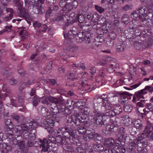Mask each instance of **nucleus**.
<instances>
[{
    "label": "nucleus",
    "instance_id": "nucleus-43",
    "mask_svg": "<svg viewBox=\"0 0 153 153\" xmlns=\"http://www.w3.org/2000/svg\"><path fill=\"white\" fill-rule=\"evenodd\" d=\"M86 43H89L90 42V38L89 36H84L83 38V41Z\"/></svg>",
    "mask_w": 153,
    "mask_h": 153
},
{
    "label": "nucleus",
    "instance_id": "nucleus-59",
    "mask_svg": "<svg viewBox=\"0 0 153 153\" xmlns=\"http://www.w3.org/2000/svg\"><path fill=\"white\" fill-rule=\"evenodd\" d=\"M57 93L60 94L62 95H63L64 93V91L63 89L61 88H59L57 89Z\"/></svg>",
    "mask_w": 153,
    "mask_h": 153
},
{
    "label": "nucleus",
    "instance_id": "nucleus-6",
    "mask_svg": "<svg viewBox=\"0 0 153 153\" xmlns=\"http://www.w3.org/2000/svg\"><path fill=\"white\" fill-rule=\"evenodd\" d=\"M75 116L76 118L74 120L73 122L76 126V127L80 126L81 123L84 122L85 120L83 117V115L81 116L79 114H75Z\"/></svg>",
    "mask_w": 153,
    "mask_h": 153
},
{
    "label": "nucleus",
    "instance_id": "nucleus-51",
    "mask_svg": "<svg viewBox=\"0 0 153 153\" xmlns=\"http://www.w3.org/2000/svg\"><path fill=\"white\" fill-rule=\"evenodd\" d=\"M76 151L78 153H85V150L81 147H77Z\"/></svg>",
    "mask_w": 153,
    "mask_h": 153
},
{
    "label": "nucleus",
    "instance_id": "nucleus-31",
    "mask_svg": "<svg viewBox=\"0 0 153 153\" xmlns=\"http://www.w3.org/2000/svg\"><path fill=\"white\" fill-rule=\"evenodd\" d=\"M69 138L71 143L77 145L79 141L78 139L77 138L75 137L71 138V137H69Z\"/></svg>",
    "mask_w": 153,
    "mask_h": 153
},
{
    "label": "nucleus",
    "instance_id": "nucleus-30",
    "mask_svg": "<svg viewBox=\"0 0 153 153\" xmlns=\"http://www.w3.org/2000/svg\"><path fill=\"white\" fill-rule=\"evenodd\" d=\"M94 147L95 151L99 152L103 151L104 149V147L100 144L96 145L94 146Z\"/></svg>",
    "mask_w": 153,
    "mask_h": 153
},
{
    "label": "nucleus",
    "instance_id": "nucleus-5",
    "mask_svg": "<svg viewBox=\"0 0 153 153\" xmlns=\"http://www.w3.org/2000/svg\"><path fill=\"white\" fill-rule=\"evenodd\" d=\"M79 74L81 76L82 74V73H79V74H78L77 75H76L75 74V72L73 71L68 72L66 76L68 79L74 81L78 79L79 78L80 76H78V75Z\"/></svg>",
    "mask_w": 153,
    "mask_h": 153
},
{
    "label": "nucleus",
    "instance_id": "nucleus-15",
    "mask_svg": "<svg viewBox=\"0 0 153 153\" xmlns=\"http://www.w3.org/2000/svg\"><path fill=\"white\" fill-rule=\"evenodd\" d=\"M151 132V131L147 128H145L141 134L140 137H139V140H141L142 138L146 137H149V135Z\"/></svg>",
    "mask_w": 153,
    "mask_h": 153
},
{
    "label": "nucleus",
    "instance_id": "nucleus-9",
    "mask_svg": "<svg viewBox=\"0 0 153 153\" xmlns=\"http://www.w3.org/2000/svg\"><path fill=\"white\" fill-rule=\"evenodd\" d=\"M115 144V142L114 139L112 138H105L104 142V146L105 148H111Z\"/></svg>",
    "mask_w": 153,
    "mask_h": 153
},
{
    "label": "nucleus",
    "instance_id": "nucleus-34",
    "mask_svg": "<svg viewBox=\"0 0 153 153\" xmlns=\"http://www.w3.org/2000/svg\"><path fill=\"white\" fill-rule=\"evenodd\" d=\"M76 117L75 116V114L70 116L67 118V122L68 123H71L74 122V120L75 119Z\"/></svg>",
    "mask_w": 153,
    "mask_h": 153
},
{
    "label": "nucleus",
    "instance_id": "nucleus-52",
    "mask_svg": "<svg viewBox=\"0 0 153 153\" xmlns=\"http://www.w3.org/2000/svg\"><path fill=\"white\" fill-rule=\"evenodd\" d=\"M143 138H141V140H140V143L142 144V145L143 147H146L147 146V145H148V141L147 140H145L144 141H141V140H142V139Z\"/></svg>",
    "mask_w": 153,
    "mask_h": 153
},
{
    "label": "nucleus",
    "instance_id": "nucleus-39",
    "mask_svg": "<svg viewBox=\"0 0 153 153\" xmlns=\"http://www.w3.org/2000/svg\"><path fill=\"white\" fill-rule=\"evenodd\" d=\"M2 88L4 90H5L6 92L9 94L11 93V91L8 87L7 86L6 84H4L2 86Z\"/></svg>",
    "mask_w": 153,
    "mask_h": 153
},
{
    "label": "nucleus",
    "instance_id": "nucleus-22",
    "mask_svg": "<svg viewBox=\"0 0 153 153\" xmlns=\"http://www.w3.org/2000/svg\"><path fill=\"white\" fill-rule=\"evenodd\" d=\"M146 38L144 36H142L140 37L139 39V41L138 42H136L134 43V45L136 46L138 45H141V44H144V42H146Z\"/></svg>",
    "mask_w": 153,
    "mask_h": 153
},
{
    "label": "nucleus",
    "instance_id": "nucleus-14",
    "mask_svg": "<svg viewBox=\"0 0 153 153\" xmlns=\"http://www.w3.org/2000/svg\"><path fill=\"white\" fill-rule=\"evenodd\" d=\"M124 128L123 127L120 128L118 135L117 140L122 143H123L124 135Z\"/></svg>",
    "mask_w": 153,
    "mask_h": 153
},
{
    "label": "nucleus",
    "instance_id": "nucleus-53",
    "mask_svg": "<svg viewBox=\"0 0 153 153\" xmlns=\"http://www.w3.org/2000/svg\"><path fill=\"white\" fill-rule=\"evenodd\" d=\"M68 132L70 135V137H71V138L74 137L75 136V133L74 130H69Z\"/></svg>",
    "mask_w": 153,
    "mask_h": 153
},
{
    "label": "nucleus",
    "instance_id": "nucleus-61",
    "mask_svg": "<svg viewBox=\"0 0 153 153\" xmlns=\"http://www.w3.org/2000/svg\"><path fill=\"white\" fill-rule=\"evenodd\" d=\"M126 107H125V108H126V112H131V110L132 109V107L131 106H126Z\"/></svg>",
    "mask_w": 153,
    "mask_h": 153
},
{
    "label": "nucleus",
    "instance_id": "nucleus-3",
    "mask_svg": "<svg viewBox=\"0 0 153 153\" xmlns=\"http://www.w3.org/2000/svg\"><path fill=\"white\" fill-rule=\"evenodd\" d=\"M105 96V94H103L101 96H99L98 98L96 97L94 99V102L96 105H106L107 103L109 105L111 104L108 103V97H103V96Z\"/></svg>",
    "mask_w": 153,
    "mask_h": 153
},
{
    "label": "nucleus",
    "instance_id": "nucleus-26",
    "mask_svg": "<svg viewBox=\"0 0 153 153\" xmlns=\"http://www.w3.org/2000/svg\"><path fill=\"white\" fill-rule=\"evenodd\" d=\"M132 122L131 119L128 116H125V126H128L132 124Z\"/></svg>",
    "mask_w": 153,
    "mask_h": 153
},
{
    "label": "nucleus",
    "instance_id": "nucleus-37",
    "mask_svg": "<svg viewBox=\"0 0 153 153\" xmlns=\"http://www.w3.org/2000/svg\"><path fill=\"white\" fill-rule=\"evenodd\" d=\"M85 19H86L85 16L84 15L81 14L79 15L78 16V20L80 23L83 22L85 21Z\"/></svg>",
    "mask_w": 153,
    "mask_h": 153
},
{
    "label": "nucleus",
    "instance_id": "nucleus-13",
    "mask_svg": "<svg viewBox=\"0 0 153 153\" xmlns=\"http://www.w3.org/2000/svg\"><path fill=\"white\" fill-rule=\"evenodd\" d=\"M81 87L83 88L85 90H87L88 91L90 90V89L93 88L92 86L90 85L88 81L85 80H82L81 82Z\"/></svg>",
    "mask_w": 153,
    "mask_h": 153
},
{
    "label": "nucleus",
    "instance_id": "nucleus-44",
    "mask_svg": "<svg viewBox=\"0 0 153 153\" xmlns=\"http://www.w3.org/2000/svg\"><path fill=\"white\" fill-rule=\"evenodd\" d=\"M75 39L76 42L77 43H81L83 41V38H80V37H79L78 36H75Z\"/></svg>",
    "mask_w": 153,
    "mask_h": 153
},
{
    "label": "nucleus",
    "instance_id": "nucleus-19",
    "mask_svg": "<svg viewBox=\"0 0 153 153\" xmlns=\"http://www.w3.org/2000/svg\"><path fill=\"white\" fill-rule=\"evenodd\" d=\"M18 145L22 152L26 153L28 152V149L25 147V143L22 141H21Z\"/></svg>",
    "mask_w": 153,
    "mask_h": 153
},
{
    "label": "nucleus",
    "instance_id": "nucleus-57",
    "mask_svg": "<svg viewBox=\"0 0 153 153\" xmlns=\"http://www.w3.org/2000/svg\"><path fill=\"white\" fill-rule=\"evenodd\" d=\"M62 137L61 136H58L56 138H55V141L57 142L58 143L61 144V140L62 139Z\"/></svg>",
    "mask_w": 153,
    "mask_h": 153
},
{
    "label": "nucleus",
    "instance_id": "nucleus-27",
    "mask_svg": "<svg viewBox=\"0 0 153 153\" xmlns=\"http://www.w3.org/2000/svg\"><path fill=\"white\" fill-rule=\"evenodd\" d=\"M4 122L7 127H9L10 128H13L14 125L10 119H5Z\"/></svg>",
    "mask_w": 153,
    "mask_h": 153
},
{
    "label": "nucleus",
    "instance_id": "nucleus-40",
    "mask_svg": "<svg viewBox=\"0 0 153 153\" xmlns=\"http://www.w3.org/2000/svg\"><path fill=\"white\" fill-rule=\"evenodd\" d=\"M95 8L97 11L100 13H102L105 10L104 8H102L101 7L97 5H95Z\"/></svg>",
    "mask_w": 153,
    "mask_h": 153
},
{
    "label": "nucleus",
    "instance_id": "nucleus-42",
    "mask_svg": "<svg viewBox=\"0 0 153 153\" xmlns=\"http://www.w3.org/2000/svg\"><path fill=\"white\" fill-rule=\"evenodd\" d=\"M63 16L62 15L58 16L56 18L53 19V20L54 21H63L64 19Z\"/></svg>",
    "mask_w": 153,
    "mask_h": 153
},
{
    "label": "nucleus",
    "instance_id": "nucleus-49",
    "mask_svg": "<svg viewBox=\"0 0 153 153\" xmlns=\"http://www.w3.org/2000/svg\"><path fill=\"white\" fill-rule=\"evenodd\" d=\"M18 73L22 76H24L26 74V72L23 69H20L18 70Z\"/></svg>",
    "mask_w": 153,
    "mask_h": 153
},
{
    "label": "nucleus",
    "instance_id": "nucleus-55",
    "mask_svg": "<svg viewBox=\"0 0 153 153\" xmlns=\"http://www.w3.org/2000/svg\"><path fill=\"white\" fill-rule=\"evenodd\" d=\"M10 84L14 85L17 83L18 81L12 78L10 79Z\"/></svg>",
    "mask_w": 153,
    "mask_h": 153
},
{
    "label": "nucleus",
    "instance_id": "nucleus-50",
    "mask_svg": "<svg viewBox=\"0 0 153 153\" xmlns=\"http://www.w3.org/2000/svg\"><path fill=\"white\" fill-rule=\"evenodd\" d=\"M32 6L33 7V8L34 7H37L39 6L40 4L39 3V2L38 1H33V2L32 3Z\"/></svg>",
    "mask_w": 153,
    "mask_h": 153
},
{
    "label": "nucleus",
    "instance_id": "nucleus-20",
    "mask_svg": "<svg viewBox=\"0 0 153 153\" xmlns=\"http://www.w3.org/2000/svg\"><path fill=\"white\" fill-rule=\"evenodd\" d=\"M59 6L56 5H54L52 7V9L50 7L48 8L47 10L48 13L50 14L52 13L53 12H57L59 10Z\"/></svg>",
    "mask_w": 153,
    "mask_h": 153
},
{
    "label": "nucleus",
    "instance_id": "nucleus-18",
    "mask_svg": "<svg viewBox=\"0 0 153 153\" xmlns=\"http://www.w3.org/2000/svg\"><path fill=\"white\" fill-rule=\"evenodd\" d=\"M135 127L138 129H141L143 128V125L141 121L139 119H135L134 121Z\"/></svg>",
    "mask_w": 153,
    "mask_h": 153
},
{
    "label": "nucleus",
    "instance_id": "nucleus-47",
    "mask_svg": "<svg viewBox=\"0 0 153 153\" xmlns=\"http://www.w3.org/2000/svg\"><path fill=\"white\" fill-rule=\"evenodd\" d=\"M68 107H66V108H65V112L67 114H70L71 113V106H68Z\"/></svg>",
    "mask_w": 153,
    "mask_h": 153
},
{
    "label": "nucleus",
    "instance_id": "nucleus-33",
    "mask_svg": "<svg viewBox=\"0 0 153 153\" xmlns=\"http://www.w3.org/2000/svg\"><path fill=\"white\" fill-rule=\"evenodd\" d=\"M55 108V109H58L59 112H65V108H66V106H56Z\"/></svg>",
    "mask_w": 153,
    "mask_h": 153
},
{
    "label": "nucleus",
    "instance_id": "nucleus-38",
    "mask_svg": "<svg viewBox=\"0 0 153 153\" xmlns=\"http://www.w3.org/2000/svg\"><path fill=\"white\" fill-rule=\"evenodd\" d=\"M93 139L96 141L100 142L101 141V140H102V137L97 134L95 133Z\"/></svg>",
    "mask_w": 153,
    "mask_h": 153
},
{
    "label": "nucleus",
    "instance_id": "nucleus-56",
    "mask_svg": "<svg viewBox=\"0 0 153 153\" xmlns=\"http://www.w3.org/2000/svg\"><path fill=\"white\" fill-rule=\"evenodd\" d=\"M143 106H139V107L137 109V111L140 113L142 114L144 112V109L143 108Z\"/></svg>",
    "mask_w": 153,
    "mask_h": 153
},
{
    "label": "nucleus",
    "instance_id": "nucleus-25",
    "mask_svg": "<svg viewBox=\"0 0 153 153\" xmlns=\"http://www.w3.org/2000/svg\"><path fill=\"white\" fill-rule=\"evenodd\" d=\"M63 149L66 151L71 152H76V151H75V150L74 149L73 146L69 145H68L67 144L63 146Z\"/></svg>",
    "mask_w": 153,
    "mask_h": 153
},
{
    "label": "nucleus",
    "instance_id": "nucleus-64",
    "mask_svg": "<svg viewBox=\"0 0 153 153\" xmlns=\"http://www.w3.org/2000/svg\"><path fill=\"white\" fill-rule=\"evenodd\" d=\"M105 149L104 151L105 153H112L113 152L112 150L110 149V148L108 147V148L105 149Z\"/></svg>",
    "mask_w": 153,
    "mask_h": 153
},
{
    "label": "nucleus",
    "instance_id": "nucleus-4",
    "mask_svg": "<svg viewBox=\"0 0 153 153\" xmlns=\"http://www.w3.org/2000/svg\"><path fill=\"white\" fill-rule=\"evenodd\" d=\"M48 100L51 102L55 104H62L63 102V100L61 97L57 98L48 96L47 97Z\"/></svg>",
    "mask_w": 153,
    "mask_h": 153
},
{
    "label": "nucleus",
    "instance_id": "nucleus-54",
    "mask_svg": "<svg viewBox=\"0 0 153 153\" xmlns=\"http://www.w3.org/2000/svg\"><path fill=\"white\" fill-rule=\"evenodd\" d=\"M40 101L42 102L43 104L48 105L49 104L46 98L43 97L40 99Z\"/></svg>",
    "mask_w": 153,
    "mask_h": 153
},
{
    "label": "nucleus",
    "instance_id": "nucleus-2",
    "mask_svg": "<svg viewBox=\"0 0 153 153\" xmlns=\"http://www.w3.org/2000/svg\"><path fill=\"white\" fill-rule=\"evenodd\" d=\"M137 11H138L139 13V17L140 19H142V22L144 23V25H148L147 23L149 22L148 21L146 18H144L143 19L142 18L145 16V17H147V10L145 6H140L139 7L138 9L137 10ZM148 17V16H147Z\"/></svg>",
    "mask_w": 153,
    "mask_h": 153
},
{
    "label": "nucleus",
    "instance_id": "nucleus-7",
    "mask_svg": "<svg viewBox=\"0 0 153 153\" xmlns=\"http://www.w3.org/2000/svg\"><path fill=\"white\" fill-rule=\"evenodd\" d=\"M33 25L35 27H37L39 28V32H45L48 28L47 26L45 24H42L41 23H39L38 22H35L33 24Z\"/></svg>",
    "mask_w": 153,
    "mask_h": 153
},
{
    "label": "nucleus",
    "instance_id": "nucleus-48",
    "mask_svg": "<svg viewBox=\"0 0 153 153\" xmlns=\"http://www.w3.org/2000/svg\"><path fill=\"white\" fill-rule=\"evenodd\" d=\"M4 75L6 77H8L10 76L11 74L9 72L6 70H4L2 71Z\"/></svg>",
    "mask_w": 153,
    "mask_h": 153
},
{
    "label": "nucleus",
    "instance_id": "nucleus-41",
    "mask_svg": "<svg viewBox=\"0 0 153 153\" xmlns=\"http://www.w3.org/2000/svg\"><path fill=\"white\" fill-rule=\"evenodd\" d=\"M66 137L67 138V137H66L65 136L62 137L61 144L62 145V147L63 148L65 146H66L68 144V142L66 140Z\"/></svg>",
    "mask_w": 153,
    "mask_h": 153
},
{
    "label": "nucleus",
    "instance_id": "nucleus-17",
    "mask_svg": "<svg viewBox=\"0 0 153 153\" xmlns=\"http://www.w3.org/2000/svg\"><path fill=\"white\" fill-rule=\"evenodd\" d=\"M29 128V127L25 124L21 125V126H18L16 128V131L17 132H21L23 130L27 131Z\"/></svg>",
    "mask_w": 153,
    "mask_h": 153
},
{
    "label": "nucleus",
    "instance_id": "nucleus-29",
    "mask_svg": "<svg viewBox=\"0 0 153 153\" xmlns=\"http://www.w3.org/2000/svg\"><path fill=\"white\" fill-rule=\"evenodd\" d=\"M70 30V32L72 33L74 37L76 36L79 31V30L78 28L75 27H73Z\"/></svg>",
    "mask_w": 153,
    "mask_h": 153
},
{
    "label": "nucleus",
    "instance_id": "nucleus-10",
    "mask_svg": "<svg viewBox=\"0 0 153 153\" xmlns=\"http://www.w3.org/2000/svg\"><path fill=\"white\" fill-rule=\"evenodd\" d=\"M110 68H112L113 71H115V69H117L119 67V65L117 63L116 59L114 58H110Z\"/></svg>",
    "mask_w": 153,
    "mask_h": 153
},
{
    "label": "nucleus",
    "instance_id": "nucleus-21",
    "mask_svg": "<svg viewBox=\"0 0 153 153\" xmlns=\"http://www.w3.org/2000/svg\"><path fill=\"white\" fill-rule=\"evenodd\" d=\"M34 12L36 14H42L45 13V10L42 7V5H40L39 6L37 7L36 9L35 10Z\"/></svg>",
    "mask_w": 153,
    "mask_h": 153
},
{
    "label": "nucleus",
    "instance_id": "nucleus-62",
    "mask_svg": "<svg viewBox=\"0 0 153 153\" xmlns=\"http://www.w3.org/2000/svg\"><path fill=\"white\" fill-rule=\"evenodd\" d=\"M42 113L43 114L47 113L48 112V110L46 107H44L42 108L41 109Z\"/></svg>",
    "mask_w": 153,
    "mask_h": 153
},
{
    "label": "nucleus",
    "instance_id": "nucleus-24",
    "mask_svg": "<svg viewBox=\"0 0 153 153\" xmlns=\"http://www.w3.org/2000/svg\"><path fill=\"white\" fill-rule=\"evenodd\" d=\"M76 129L82 134H84L87 131L86 129L83 126H79L76 127Z\"/></svg>",
    "mask_w": 153,
    "mask_h": 153
},
{
    "label": "nucleus",
    "instance_id": "nucleus-36",
    "mask_svg": "<svg viewBox=\"0 0 153 153\" xmlns=\"http://www.w3.org/2000/svg\"><path fill=\"white\" fill-rule=\"evenodd\" d=\"M124 49V45L123 43H122L121 45H118L116 48L117 51L118 52H123Z\"/></svg>",
    "mask_w": 153,
    "mask_h": 153
},
{
    "label": "nucleus",
    "instance_id": "nucleus-11",
    "mask_svg": "<svg viewBox=\"0 0 153 153\" xmlns=\"http://www.w3.org/2000/svg\"><path fill=\"white\" fill-rule=\"evenodd\" d=\"M78 5V2L75 0L73 1L72 3L68 4H67L64 6L65 8H67L68 9V11H71L72 9H75Z\"/></svg>",
    "mask_w": 153,
    "mask_h": 153
},
{
    "label": "nucleus",
    "instance_id": "nucleus-63",
    "mask_svg": "<svg viewBox=\"0 0 153 153\" xmlns=\"http://www.w3.org/2000/svg\"><path fill=\"white\" fill-rule=\"evenodd\" d=\"M48 139L51 142L54 143L55 138L52 136H48Z\"/></svg>",
    "mask_w": 153,
    "mask_h": 153
},
{
    "label": "nucleus",
    "instance_id": "nucleus-45",
    "mask_svg": "<svg viewBox=\"0 0 153 153\" xmlns=\"http://www.w3.org/2000/svg\"><path fill=\"white\" fill-rule=\"evenodd\" d=\"M34 81V79H30L28 80L25 84V85L27 86H29L32 85Z\"/></svg>",
    "mask_w": 153,
    "mask_h": 153
},
{
    "label": "nucleus",
    "instance_id": "nucleus-58",
    "mask_svg": "<svg viewBox=\"0 0 153 153\" xmlns=\"http://www.w3.org/2000/svg\"><path fill=\"white\" fill-rule=\"evenodd\" d=\"M11 116L12 117V118L13 119L17 121L18 122H19L20 117L19 116L17 115H14Z\"/></svg>",
    "mask_w": 153,
    "mask_h": 153
},
{
    "label": "nucleus",
    "instance_id": "nucleus-28",
    "mask_svg": "<svg viewBox=\"0 0 153 153\" xmlns=\"http://www.w3.org/2000/svg\"><path fill=\"white\" fill-rule=\"evenodd\" d=\"M117 94L119 95L120 97L119 100V102H120L121 104H123L124 103V101L123 100L124 98V92H123L121 93H118Z\"/></svg>",
    "mask_w": 153,
    "mask_h": 153
},
{
    "label": "nucleus",
    "instance_id": "nucleus-8",
    "mask_svg": "<svg viewBox=\"0 0 153 153\" xmlns=\"http://www.w3.org/2000/svg\"><path fill=\"white\" fill-rule=\"evenodd\" d=\"M19 10V16L20 17H23L25 19H29L30 16L27 11L23 8H18Z\"/></svg>",
    "mask_w": 153,
    "mask_h": 153
},
{
    "label": "nucleus",
    "instance_id": "nucleus-35",
    "mask_svg": "<svg viewBox=\"0 0 153 153\" xmlns=\"http://www.w3.org/2000/svg\"><path fill=\"white\" fill-rule=\"evenodd\" d=\"M143 92V90H142L140 91H138L135 93V95L138 99V100H139L140 98H142L143 96L142 94Z\"/></svg>",
    "mask_w": 153,
    "mask_h": 153
},
{
    "label": "nucleus",
    "instance_id": "nucleus-16",
    "mask_svg": "<svg viewBox=\"0 0 153 153\" xmlns=\"http://www.w3.org/2000/svg\"><path fill=\"white\" fill-rule=\"evenodd\" d=\"M86 138L88 139H93L94 136L95 134L94 133V130L93 129L90 128L89 130H87L86 131Z\"/></svg>",
    "mask_w": 153,
    "mask_h": 153
},
{
    "label": "nucleus",
    "instance_id": "nucleus-46",
    "mask_svg": "<svg viewBox=\"0 0 153 153\" xmlns=\"http://www.w3.org/2000/svg\"><path fill=\"white\" fill-rule=\"evenodd\" d=\"M109 127L110 125L107 126L105 128L103 129V132L105 134H107L109 132H110Z\"/></svg>",
    "mask_w": 153,
    "mask_h": 153
},
{
    "label": "nucleus",
    "instance_id": "nucleus-12",
    "mask_svg": "<svg viewBox=\"0 0 153 153\" xmlns=\"http://www.w3.org/2000/svg\"><path fill=\"white\" fill-rule=\"evenodd\" d=\"M95 117L96 118V122L97 125L102 126L105 123V121L103 120V117L100 114H97Z\"/></svg>",
    "mask_w": 153,
    "mask_h": 153
},
{
    "label": "nucleus",
    "instance_id": "nucleus-1",
    "mask_svg": "<svg viewBox=\"0 0 153 153\" xmlns=\"http://www.w3.org/2000/svg\"><path fill=\"white\" fill-rule=\"evenodd\" d=\"M48 140L46 138L40 140L41 151L43 152H48V153H56L54 151L51 150V148L48 145Z\"/></svg>",
    "mask_w": 153,
    "mask_h": 153
},
{
    "label": "nucleus",
    "instance_id": "nucleus-32",
    "mask_svg": "<svg viewBox=\"0 0 153 153\" xmlns=\"http://www.w3.org/2000/svg\"><path fill=\"white\" fill-rule=\"evenodd\" d=\"M40 102V100L37 96H34L32 99V102L33 105H37Z\"/></svg>",
    "mask_w": 153,
    "mask_h": 153
},
{
    "label": "nucleus",
    "instance_id": "nucleus-60",
    "mask_svg": "<svg viewBox=\"0 0 153 153\" xmlns=\"http://www.w3.org/2000/svg\"><path fill=\"white\" fill-rule=\"evenodd\" d=\"M132 5L131 4H127L125 5V10H131L132 8Z\"/></svg>",
    "mask_w": 153,
    "mask_h": 153
},
{
    "label": "nucleus",
    "instance_id": "nucleus-23",
    "mask_svg": "<svg viewBox=\"0 0 153 153\" xmlns=\"http://www.w3.org/2000/svg\"><path fill=\"white\" fill-rule=\"evenodd\" d=\"M64 33V37L67 40H70L75 37L72 33L70 32V30L69 31L68 33H65V32Z\"/></svg>",
    "mask_w": 153,
    "mask_h": 153
}]
</instances>
